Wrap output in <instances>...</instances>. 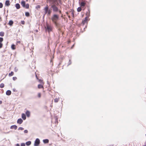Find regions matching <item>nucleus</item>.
Instances as JSON below:
<instances>
[{
  "label": "nucleus",
  "mask_w": 146,
  "mask_h": 146,
  "mask_svg": "<svg viewBox=\"0 0 146 146\" xmlns=\"http://www.w3.org/2000/svg\"><path fill=\"white\" fill-rule=\"evenodd\" d=\"M58 5L59 3L58 1L51 3V8H52L53 12H57L58 11Z\"/></svg>",
  "instance_id": "obj_1"
},
{
  "label": "nucleus",
  "mask_w": 146,
  "mask_h": 146,
  "mask_svg": "<svg viewBox=\"0 0 146 146\" xmlns=\"http://www.w3.org/2000/svg\"><path fill=\"white\" fill-rule=\"evenodd\" d=\"M59 18L58 15L56 14H54L51 18L52 21L55 25L57 24V21L58 19Z\"/></svg>",
  "instance_id": "obj_2"
},
{
  "label": "nucleus",
  "mask_w": 146,
  "mask_h": 146,
  "mask_svg": "<svg viewBox=\"0 0 146 146\" xmlns=\"http://www.w3.org/2000/svg\"><path fill=\"white\" fill-rule=\"evenodd\" d=\"M53 27L51 25L48 24L47 23L46 25V26L45 27V30L48 33L52 31Z\"/></svg>",
  "instance_id": "obj_3"
},
{
  "label": "nucleus",
  "mask_w": 146,
  "mask_h": 146,
  "mask_svg": "<svg viewBox=\"0 0 146 146\" xmlns=\"http://www.w3.org/2000/svg\"><path fill=\"white\" fill-rule=\"evenodd\" d=\"M40 140L38 138L36 139L35 141L34 145V146H38L40 144Z\"/></svg>",
  "instance_id": "obj_4"
},
{
  "label": "nucleus",
  "mask_w": 146,
  "mask_h": 146,
  "mask_svg": "<svg viewBox=\"0 0 146 146\" xmlns=\"http://www.w3.org/2000/svg\"><path fill=\"white\" fill-rule=\"evenodd\" d=\"M48 7L47 5H46V6L44 8V10L45 15L47 14L48 11Z\"/></svg>",
  "instance_id": "obj_5"
},
{
  "label": "nucleus",
  "mask_w": 146,
  "mask_h": 146,
  "mask_svg": "<svg viewBox=\"0 0 146 146\" xmlns=\"http://www.w3.org/2000/svg\"><path fill=\"white\" fill-rule=\"evenodd\" d=\"M79 3L80 4V6L82 7H84L86 5V3L84 2V1H83L81 2H79Z\"/></svg>",
  "instance_id": "obj_6"
},
{
  "label": "nucleus",
  "mask_w": 146,
  "mask_h": 146,
  "mask_svg": "<svg viewBox=\"0 0 146 146\" xmlns=\"http://www.w3.org/2000/svg\"><path fill=\"white\" fill-rule=\"evenodd\" d=\"M5 4L6 6H9L10 5V1L9 0L6 1Z\"/></svg>",
  "instance_id": "obj_7"
},
{
  "label": "nucleus",
  "mask_w": 146,
  "mask_h": 146,
  "mask_svg": "<svg viewBox=\"0 0 146 146\" xmlns=\"http://www.w3.org/2000/svg\"><path fill=\"white\" fill-rule=\"evenodd\" d=\"M23 122V120L21 118L18 119L17 121V123L20 124H21Z\"/></svg>",
  "instance_id": "obj_8"
},
{
  "label": "nucleus",
  "mask_w": 146,
  "mask_h": 146,
  "mask_svg": "<svg viewBox=\"0 0 146 146\" xmlns=\"http://www.w3.org/2000/svg\"><path fill=\"white\" fill-rule=\"evenodd\" d=\"M17 126L15 125H12L10 127V129H14L15 130H16L17 128Z\"/></svg>",
  "instance_id": "obj_9"
},
{
  "label": "nucleus",
  "mask_w": 146,
  "mask_h": 146,
  "mask_svg": "<svg viewBox=\"0 0 146 146\" xmlns=\"http://www.w3.org/2000/svg\"><path fill=\"white\" fill-rule=\"evenodd\" d=\"M86 17H89L90 16V11L89 9H88V11H87L86 13Z\"/></svg>",
  "instance_id": "obj_10"
},
{
  "label": "nucleus",
  "mask_w": 146,
  "mask_h": 146,
  "mask_svg": "<svg viewBox=\"0 0 146 146\" xmlns=\"http://www.w3.org/2000/svg\"><path fill=\"white\" fill-rule=\"evenodd\" d=\"M26 114L27 116V117H29L30 116V112L27 110L26 112Z\"/></svg>",
  "instance_id": "obj_11"
},
{
  "label": "nucleus",
  "mask_w": 146,
  "mask_h": 146,
  "mask_svg": "<svg viewBox=\"0 0 146 146\" xmlns=\"http://www.w3.org/2000/svg\"><path fill=\"white\" fill-rule=\"evenodd\" d=\"M11 94V92L10 90H7L6 92V94L7 96H9Z\"/></svg>",
  "instance_id": "obj_12"
},
{
  "label": "nucleus",
  "mask_w": 146,
  "mask_h": 146,
  "mask_svg": "<svg viewBox=\"0 0 146 146\" xmlns=\"http://www.w3.org/2000/svg\"><path fill=\"white\" fill-rule=\"evenodd\" d=\"M22 117L24 120L26 119V116L24 113H22Z\"/></svg>",
  "instance_id": "obj_13"
},
{
  "label": "nucleus",
  "mask_w": 146,
  "mask_h": 146,
  "mask_svg": "<svg viewBox=\"0 0 146 146\" xmlns=\"http://www.w3.org/2000/svg\"><path fill=\"white\" fill-rule=\"evenodd\" d=\"M43 141L44 143H47L49 142V140L47 139H43Z\"/></svg>",
  "instance_id": "obj_14"
},
{
  "label": "nucleus",
  "mask_w": 146,
  "mask_h": 146,
  "mask_svg": "<svg viewBox=\"0 0 146 146\" xmlns=\"http://www.w3.org/2000/svg\"><path fill=\"white\" fill-rule=\"evenodd\" d=\"M21 4L23 7H24L26 5L25 1H22L21 2Z\"/></svg>",
  "instance_id": "obj_15"
},
{
  "label": "nucleus",
  "mask_w": 146,
  "mask_h": 146,
  "mask_svg": "<svg viewBox=\"0 0 146 146\" xmlns=\"http://www.w3.org/2000/svg\"><path fill=\"white\" fill-rule=\"evenodd\" d=\"M31 141H27V142H26V143H25L26 145L28 146L30 145H31Z\"/></svg>",
  "instance_id": "obj_16"
},
{
  "label": "nucleus",
  "mask_w": 146,
  "mask_h": 146,
  "mask_svg": "<svg viewBox=\"0 0 146 146\" xmlns=\"http://www.w3.org/2000/svg\"><path fill=\"white\" fill-rule=\"evenodd\" d=\"M15 7L17 9H19L20 8V5L19 3H17L15 5Z\"/></svg>",
  "instance_id": "obj_17"
},
{
  "label": "nucleus",
  "mask_w": 146,
  "mask_h": 146,
  "mask_svg": "<svg viewBox=\"0 0 146 146\" xmlns=\"http://www.w3.org/2000/svg\"><path fill=\"white\" fill-rule=\"evenodd\" d=\"M13 23V21L12 20H11L9 21V22L8 23V24L10 26H11L12 25Z\"/></svg>",
  "instance_id": "obj_18"
},
{
  "label": "nucleus",
  "mask_w": 146,
  "mask_h": 146,
  "mask_svg": "<svg viewBox=\"0 0 146 146\" xmlns=\"http://www.w3.org/2000/svg\"><path fill=\"white\" fill-rule=\"evenodd\" d=\"M51 12H52V11L51 10H50V9H48L47 15H50L51 13Z\"/></svg>",
  "instance_id": "obj_19"
},
{
  "label": "nucleus",
  "mask_w": 146,
  "mask_h": 146,
  "mask_svg": "<svg viewBox=\"0 0 146 146\" xmlns=\"http://www.w3.org/2000/svg\"><path fill=\"white\" fill-rule=\"evenodd\" d=\"M11 48L13 50L15 49V45L14 44H12L11 46Z\"/></svg>",
  "instance_id": "obj_20"
},
{
  "label": "nucleus",
  "mask_w": 146,
  "mask_h": 146,
  "mask_svg": "<svg viewBox=\"0 0 146 146\" xmlns=\"http://www.w3.org/2000/svg\"><path fill=\"white\" fill-rule=\"evenodd\" d=\"M24 8H25L26 9H29V5L28 3H27L25 5V6Z\"/></svg>",
  "instance_id": "obj_21"
},
{
  "label": "nucleus",
  "mask_w": 146,
  "mask_h": 146,
  "mask_svg": "<svg viewBox=\"0 0 146 146\" xmlns=\"http://www.w3.org/2000/svg\"><path fill=\"white\" fill-rule=\"evenodd\" d=\"M82 9L80 7H79L77 9V11L78 12H80L81 11Z\"/></svg>",
  "instance_id": "obj_22"
},
{
  "label": "nucleus",
  "mask_w": 146,
  "mask_h": 146,
  "mask_svg": "<svg viewBox=\"0 0 146 146\" xmlns=\"http://www.w3.org/2000/svg\"><path fill=\"white\" fill-rule=\"evenodd\" d=\"M4 33L3 32H0V36H4Z\"/></svg>",
  "instance_id": "obj_23"
},
{
  "label": "nucleus",
  "mask_w": 146,
  "mask_h": 146,
  "mask_svg": "<svg viewBox=\"0 0 146 146\" xmlns=\"http://www.w3.org/2000/svg\"><path fill=\"white\" fill-rule=\"evenodd\" d=\"M25 15L26 17H28L30 15V14L28 12H26L25 13Z\"/></svg>",
  "instance_id": "obj_24"
},
{
  "label": "nucleus",
  "mask_w": 146,
  "mask_h": 146,
  "mask_svg": "<svg viewBox=\"0 0 146 146\" xmlns=\"http://www.w3.org/2000/svg\"><path fill=\"white\" fill-rule=\"evenodd\" d=\"M49 1L51 2V3H54L58 1L57 0H49Z\"/></svg>",
  "instance_id": "obj_25"
},
{
  "label": "nucleus",
  "mask_w": 146,
  "mask_h": 146,
  "mask_svg": "<svg viewBox=\"0 0 146 146\" xmlns=\"http://www.w3.org/2000/svg\"><path fill=\"white\" fill-rule=\"evenodd\" d=\"M43 87V86L40 84L38 85V88L39 89Z\"/></svg>",
  "instance_id": "obj_26"
},
{
  "label": "nucleus",
  "mask_w": 146,
  "mask_h": 146,
  "mask_svg": "<svg viewBox=\"0 0 146 146\" xmlns=\"http://www.w3.org/2000/svg\"><path fill=\"white\" fill-rule=\"evenodd\" d=\"M4 86V84L2 83L0 84V87L1 88H3Z\"/></svg>",
  "instance_id": "obj_27"
},
{
  "label": "nucleus",
  "mask_w": 146,
  "mask_h": 146,
  "mask_svg": "<svg viewBox=\"0 0 146 146\" xmlns=\"http://www.w3.org/2000/svg\"><path fill=\"white\" fill-rule=\"evenodd\" d=\"M14 74V73L13 72H11V73H10L9 74V76H12Z\"/></svg>",
  "instance_id": "obj_28"
},
{
  "label": "nucleus",
  "mask_w": 146,
  "mask_h": 146,
  "mask_svg": "<svg viewBox=\"0 0 146 146\" xmlns=\"http://www.w3.org/2000/svg\"><path fill=\"white\" fill-rule=\"evenodd\" d=\"M59 100V98H55L54 100V101L55 102H57Z\"/></svg>",
  "instance_id": "obj_29"
},
{
  "label": "nucleus",
  "mask_w": 146,
  "mask_h": 146,
  "mask_svg": "<svg viewBox=\"0 0 146 146\" xmlns=\"http://www.w3.org/2000/svg\"><path fill=\"white\" fill-rule=\"evenodd\" d=\"M55 122H56V123H58V118L57 117V116H56L55 117Z\"/></svg>",
  "instance_id": "obj_30"
},
{
  "label": "nucleus",
  "mask_w": 146,
  "mask_h": 146,
  "mask_svg": "<svg viewBox=\"0 0 146 146\" xmlns=\"http://www.w3.org/2000/svg\"><path fill=\"white\" fill-rule=\"evenodd\" d=\"M71 63L72 62L71 61V60L70 59L68 62V66L69 65H70L71 64Z\"/></svg>",
  "instance_id": "obj_31"
},
{
  "label": "nucleus",
  "mask_w": 146,
  "mask_h": 146,
  "mask_svg": "<svg viewBox=\"0 0 146 146\" xmlns=\"http://www.w3.org/2000/svg\"><path fill=\"white\" fill-rule=\"evenodd\" d=\"M23 129H24V128H23L22 127H19L18 129V130H22Z\"/></svg>",
  "instance_id": "obj_32"
},
{
  "label": "nucleus",
  "mask_w": 146,
  "mask_h": 146,
  "mask_svg": "<svg viewBox=\"0 0 146 146\" xmlns=\"http://www.w3.org/2000/svg\"><path fill=\"white\" fill-rule=\"evenodd\" d=\"M18 70V68H17L16 67H15L14 68V71L15 72H17Z\"/></svg>",
  "instance_id": "obj_33"
},
{
  "label": "nucleus",
  "mask_w": 146,
  "mask_h": 146,
  "mask_svg": "<svg viewBox=\"0 0 146 146\" xmlns=\"http://www.w3.org/2000/svg\"><path fill=\"white\" fill-rule=\"evenodd\" d=\"M3 40V38L2 37H0V42L1 43Z\"/></svg>",
  "instance_id": "obj_34"
},
{
  "label": "nucleus",
  "mask_w": 146,
  "mask_h": 146,
  "mask_svg": "<svg viewBox=\"0 0 146 146\" xmlns=\"http://www.w3.org/2000/svg\"><path fill=\"white\" fill-rule=\"evenodd\" d=\"M3 7V4L1 3H0V8H2Z\"/></svg>",
  "instance_id": "obj_35"
},
{
  "label": "nucleus",
  "mask_w": 146,
  "mask_h": 146,
  "mask_svg": "<svg viewBox=\"0 0 146 146\" xmlns=\"http://www.w3.org/2000/svg\"><path fill=\"white\" fill-rule=\"evenodd\" d=\"M38 97L40 98L41 97V94L40 93H38Z\"/></svg>",
  "instance_id": "obj_36"
},
{
  "label": "nucleus",
  "mask_w": 146,
  "mask_h": 146,
  "mask_svg": "<svg viewBox=\"0 0 146 146\" xmlns=\"http://www.w3.org/2000/svg\"><path fill=\"white\" fill-rule=\"evenodd\" d=\"M86 22V21H84V20H83L82 22V24L83 25Z\"/></svg>",
  "instance_id": "obj_37"
},
{
  "label": "nucleus",
  "mask_w": 146,
  "mask_h": 146,
  "mask_svg": "<svg viewBox=\"0 0 146 146\" xmlns=\"http://www.w3.org/2000/svg\"><path fill=\"white\" fill-rule=\"evenodd\" d=\"M17 79V78L16 77H14L13 78V79L14 80H15Z\"/></svg>",
  "instance_id": "obj_38"
},
{
  "label": "nucleus",
  "mask_w": 146,
  "mask_h": 146,
  "mask_svg": "<svg viewBox=\"0 0 146 146\" xmlns=\"http://www.w3.org/2000/svg\"><path fill=\"white\" fill-rule=\"evenodd\" d=\"M21 146H25V144L24 143H22L21 144Z\"/></svg>",
  "instance_id": "obj_39"
},
{
  "label": "nucleus",
  "mask_w": 146,
  "mask_h": 146,
  "mask_svg": "<svg viewBox=\"0 0 146 146\" xmlns=\"http://www.w3.org/2000/svg\"><path fill=\"white\" fill-rule=\"evenodd\" d=\"M24 132L25 133H28V131L27 130H25Z\"/></svg>",
  "instance_id": "obj_40"
},
{
  "label": "nucleus",
  "mask_w": 146,
  "mask_h": 146,
  "mask_svg": "<svg viewBox=\"0 0 146 146\" xmlns=\"http://www.w3.org/2000/svg\"><path fill=\"white\" fill-rule=\"evenodd\" d=\"M71 14H72V17H74V13L73 11L72 12H71Z\"/></svg>",
  "instance_id": "obj_41"
},
{
  "label": "nucleus",
  "mask_w": 146,
  "mask_h": 146,
  "mask_svg": "<svg viewBox=\"0 0 146 146\" xmlns=\"http://www.w3.org/2000/svg\"><path fill=\"white\" fill-rule=\"evenodd\" d=\"M21 23L23 25L24 24H25V21H21Z\"/></svg>",
  "instance_id": "obj_42"
},
{
  "label": "nucleus",
  "mask_w": 146,
  "mask_h": 146,
  "mask_svg": "<svg viewBox=\"0 0 146 146\" xmlns=\"http://www.w3.org/2000/svg\"><path fill=\"white\" fill-rule=\"evenodd\" d=\"M88 17H86L85 18L84 21H87V18Z\"/></svg>",
  "instance_id": "obj_43"
},
{
  "label": "nucleus",
  "mask_w": 146,
  "mask_h": 146,
  "mask_svg": "<svg viewBox=\"0 0 146 146\" xmlns=\"http://www.w3.org/2000/svg\"><path fill=\"white\" fill-rule=\"evenodd\" d=\"M3 46L2 44L0 42V48H1Z\"/></svg>",
  "instance_id": "obj_44"
},
{
  "label": "nucleus",
  "mask_w": 146,
  "mask_h": 146,
  "mask_svg": "<svg viewBox=\"0 0 146 146\" xmlns=\"http://www.w3.org/2000/svg\"><path fill=\"white\" fill-rule=\"evenodd\" d=\"M21 43V41H17V44H20Z\"/></svg>",
  "instance_id": "obj_45"
},
{
  "label": "nucleus",
  "mask_w": 146,
  "mask_h": 146,
  "mask_svg": "<svg viewBox=\"0 0 146 146\" xmlns=\"http://www.w3.org/2000/svg\"><path fill=\"white\" fill-rule=\"evenodd\" d=\"M15 146H20L19 144L17 143L15 145Z\"/></svg>",
  "instance_id": "obj_46"
},
{
  "label": "nucleus",
  "mask_w": 146,
  "mask_h": 146,
  "mask_svg": "<svg viewBox=\"0 0 146 146\" xmlns=\"http://www.w3.org/2000/svg\"><path fill=\"white\" fill-rule=\"evenodd\" d=\"M13 92H16V89L15 88H13Z\"/></svg>",
  "instance_id": "obj_47"
},
{
  "label": "nucleus",
  "mask_w": 146,
  "mask_h": 146,
  "mask_svg": "<svg viewBox=\"0 0 146 146\" xmlns=\"http://www.w3.org/2000/svg\"><path fill=\"white\" fill-rule=\"evenodd\" d=\"M58 12L59 13H60V14H61V11L60 10H58Z\"/></svg>",
  "instance_id": "obj_48"
},
{
  "label": "nucleus",
  "mask_w": 146,
  "mask_h": 146,
  "mask_svg": "<svg viewBox=\"0 0 146 146\" xmlns=\"http://www.w3.org/2000/svg\"><path fill=\"white\" fill-rule=\"evenodd\" d=\"M2 103V101H0V104H1Z\"/></svg>",
  "instance_id": "obj_49"
},
{
  "label": "nucleus",
  "mask_w": 146,
  "mask_h": 146,
  "mask_svg": "<svg viewBox=\"0 0 146 146\" xmlns=\"http://www.w3.org/2000/svg\"><path fill=\"white\" fill-rule=\"evenodd\" d=\"M74 44H73V45L72 46V47H71V48H73V46H74Z\"/></svg>",
  "instance_id": "obj_50"
},
{
  "label": "nucleus",
  "mask_w": 146,
  "mask_h": 146,
  "mask_svg": "<svg viewBox=\"0 0 146 146\" xmlns=\"http://www.w3.org/2000/svg\"><path fill=\"white\" fill-rule=\"evenodd\" d=\"M37 7L39 8H40V6L39 5H38Z\"/></svg>",
  "instance_id": "obj_51"
},
{
  "label": "nucleus",
  "mask_w": 146,
  "mask_h": 146,
  "mask_svg": "<svg viewBox=\"0 0 146 146\" xmlns=\"http://www.w3.org/2000/svg\"><path fill=\"white\" fill-rule=\"evenodd\" d=\"M113 146V145H110L109 146Z\"/></svg>",
  "instance_id": "obj_52"
},
{
  "label": "nucleus",
  "mask_w": 146,
  "mask_h": 146,
  "mask_svg": "<svg viewBox=\"0 0 146 146\" xmlns=\"http://www.w3.org/2000/svg\"><path fill=\"white\" fill-rule=\"evenodd\" d=\"M68 17L69 18H70V16H68Z\"/></svg>",
  "instance_id": "obj_53"
},
{
  "label": "nucleus",
  "mask_w": 146,
  "mask_h": 146,
  "mask_svg": "<svg viewBox=\"0 0 146 146\" xmlns=\"http://www.w3.org/2000/svg\"><path fill=\"white\" fill-rule=\"evenodd\" d=\"M66 14H67V15H68V12H66Z\"/></svg>",
  "instance_id": "obj_54"
},
{
  "label": "nucleus",
  "mask_w": 146,
  "mask_h": 146,
  "mask_svg": "<svg viewBox=\"0 0 146 146\" xmlns=\"http://www.w3.org/2000/svg\"><path fill=\"white\" fill-rule=\"evenodd\" d=\"M26 1H28V0H26Z\"/></svg>",
  "instance_id": "obj_55"
}]
</instances>
